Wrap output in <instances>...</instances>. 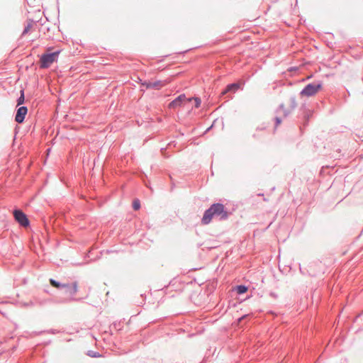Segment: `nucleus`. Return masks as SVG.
I'll return each mask as SVG.
<instances>
[{
  "label": "nucleus",
  "instance_id": "f3484780",
  "mask_svg": "<svg viewBox=\"0 0 363 363\" xmlns=\"http://www.w3.org/2000/svg\"><path fill=\"white\" fill-rule=\"evenodd\" d=\"M279 108L284 110V115L285 117H286L289 114V111L284 109V105L283 104L279 105Z\"/></svg>",
  "mask_w": 363,
  "mask_h": 363
},
{
  "label": "nucleus",
  "instance_id": "aec40b11",
  "mask_svg": "<svg viewBox=\"0 0 363 363\" xmlns=\"http://www.w3.org/2000/svg\"><path fill=\"white\" fill-rule=\"evenodd\" d=\"M30 27H31V25H30V24H28V25L24 28V29H23V33H22V35H23L26 34V33L28 32V30H29V29L30 28Z\"/></svg>",
  "mask_w": 363,
  "mask_h": 363
},
{
  "label": "nucleus",
  "instance_id": "4468645a",
  "mask_svg": "<svg viewBox=\"0 0 363 363\" xmlns=\"http://www.w3.org/2000/svg\"><path fill=\"white\" fill-rule=\"evenodd\" d=\"M25 101V96H24V91H21V96L17 99V104L18 106H20L23 104Z\"/></svg>",
  "mask_w": 363,
  "mask_h": 363
},
{
  "label": "nucleus",
  "instance_id": "6ab92c4d",
  "mask_svg": "<svg viewBox=\"0 0 363 363\" xmlns=\"http://www.w3.org/2000/svg\"><path fill=\"white\" fill-rule=\"evenodd\" d=\"M275 128L281 123V118L279 117H275Z\"/></svg>",
  "mask_w": 363,
  "mask_h": 363
},
{
  "label": "nucleus",
  "instance_id": "4be33fe9",
  "mask_svg": "<svg viewBox=\"0 0 363 363\" xmlns=\"http://www.w3.org/2000/svg\"><path fill=\"white\" fill-rule=\"evenodd\" d=\"M299 270H300V272L303 274V275H306L307 274V271H305V270H303V269L301 268V264H299Z\"/></svg>",
  "mask_w": 363,
  "mask_h": 363
},
{
  "label": "nucleus",
  "instance_id": "ddd939ff",
  "mask_svg": "<svg viewBox=\"0 0 363 363\" xmlns=\"http://www.w3.org/2000/svg\"><path fill=\"white\" fill-rule=\"evenodd\" d=\"M290 107L292 110L295 109L297 106V103H296V96H291L290 97Z\"/></svg>",
  "mask_w": 363,
  "mask_h": 363
},
{
  "label": "nucleus",
  "instance_id": "423d86ee",
  "mask_svg": "<svg viewBox=\"0 0 363 363\" xmlns=\"http://www.w3.org/2000/svg\"><path fill=\"white\" fill-rule=\"evenodd\" d=\"M13 216L16 221L23 227H27L30 225V221L27 216L20 209L13 211Z\"/></svg>",
  "mask_w": 363,
  "mask_h": 363
},
{
  "label": "nucleus",
  "instance_id": "dca6fc26",
  "mask_svg": "<svg viewBox=\"0 0 363 363\" xmlns=\"http://www.w3.org/2000/svg\"><path fill=\"white\" fill-rule=\"evenodd\" d=\"M87 355L91 357H99L101 355L98 352L92 350H89L87 352Z\"/></svg>",
  "mask_w": 363,
  "mask_h": 363
},
{
  "label": "nucleus",
  "instance_id": "a878e982",
  "mask_svg": "<svg viewBox=\"0 0 363 363\" xmlns=\"http://www.w3.org/2000/svg\"><path fill=\"white\" fill-rule=\"evenodd\" d=\"M44 332H45V331H40V332H39V333H38V334H41V333H44Z\"/></svg>",
  "mask_w": 363,
  "mask_h": 363
},
{
  "label": "nucleus",
  "instance_id": "b1692460",
  "mask_svg": "<svg viewBox=\"0 0 363 363\" xmlns=\"http://www.w3.org/2000/svg\"><path fill=\"white\" fill-rule=\"evenodd\" d=\"M265 128V127H260V128H257L258 130H264Z\"/></svg>",
  "mask_w": 363,
  "mask_h": 363
},
{
  "label": "nucleus",
  "instance_id": "a211bd4d",
  "mask_svg": "<svg viewBox=\"0 0 363 363\" xmlns=\"http://www.w3.org/2000/svg\"><path fill=\"white\" fill-rule=\"evenodd\" d=\"M194 99L195 101V107L199 108L201 106V99L199 97H195L194 98Z\"/></svg>",
  "mask_w": 363,
  "mask_h": 363
},
{
  "label": "nucleus",
  "instance_id": "f257e3e1",
  "mask_svg": "<svg viewBox=\"0 0 363 363\" xmlns=\"http://www.w3.org/2000/svg\"><path fill=\"white\" fill-rule=\"evenodd\" d=\"M229 215L230 213L223 203H216L204 211L201 223L204 225L209 224L213 218H218V220H225Z\"/></svg>",
  "mask_w": 363,
  "mask_h": 363
},
{
  "label": "nucleus",
  "instance_id": "6e6552de",
  "mask_svg": "<svg viewBox=\"0 0 363 363\" xmlns=\"http://www.w3.org/2000/svg\"><path fill=\"white\" fill-rule=\"evenodd\" d=\"M186 99H187L184 94H180L169 103V107L170 108H175L177 107L181 106L183 102Z\"/></svg>",
  "mask_w": 363,
  "mask_h": 363
},
{
  "label": "nucleus",
  "instance_id": "2eb2a0df",
  "mask_svg": "<svg viewBox=\"0 0 363 363\" xmlns=\"http://www.w3.org/2000/svg\"><path fill=\"white\" fill-rule=\"evenodd\" d=\"M133 208L135 211H138L140 208V201L139 199H135L133 201Z\"/></svg>",
  "mask_w": 363,
  "mask_h": 363
},
{
  "label": "nucleus",
  "instance_id": "20e7f679",
  "mask_svg": "<svg viewBox=\"0 0 363 363\" xmlns=\"http://www.w3.org/2000/svg\"><path fill=\"white\" fill-rule=\"evenodd\" d=\"M322 86L321 82L309 83L301 91L300 95L307 97L313 96L322 89Z\"/></svg>",
  "mask_w": 363,
  "mask_h": 363
},
{
  "label": "nucleus",
  "instance_id": "7ed1b4c3",
  "mask_svg": "<svg viewBox=\"0 0 363 363\" xmlns=\"http://www.w3.org/2000/svg\"><path fill=\"white\" fill-rule=\"evenodd\" d=\"M60 52V50H57L52 52L43 54L40 60V67L42 69L48 68L57 60Z\"/></svg>",
  "mask_w": 363,
  "mask_h": 363
},
{
  "label": "nucleus",
  "instance_id": "9d476101",
  "mask_svg": "<svg viewBox=\"0 0 363 363\" xmlns=\"http://www.w3.org/2000/svg\"><path fill=\"white\" fill-rule=\"evenodd\" d=\"M49 282L52 287H54L58 290H62L63 287L66 286L65 284V282H60V281H58L52 278H50L49 279Z\"/></svg>",
  "mask_w": 363,
  "mask_h": 363
},
{
  "label": "nucleus",
  "instance_id": "f8f14e48",
  "mask_svg": "<svg viewBox=\"0 0 363 363\" xmlns=\"http://www.w3.org/2000/svg\"><path fill=\"white\" fill-rule=\"evenodd\" d=\"M34 301L35 304H38L39 306H44L48 303L53 302L52 299H40L39 298H35Z\"/></svg>",
  "mask_w": 363,
  "mask_h": 363
},
{
  "label": "nucleus",
  "instance_id": "5701e85b",
  "mask_svg": "<svg viewBox=\"0 0 363 363\" xmlns=\"http://www.w3.org/2000/svg\"><path fill=\"white\" fill-rule=\"evenodd\" d=\"M48 333H50V334H56L58 332L56 330H54V329H51L50 330L48 331Z\"/></svg>",
  "mask_w": 363,
  "mask_h": 363
},
{
  "label": "nucleus",
  "instance_id": "1a4fd4ad",
  "mask_svg": "<svg viewBox=\"0 0 363 363\" xmlns=\"http://www.w3.org/2000/svg\"><path fill=\"white\" fill-rule=\"evenodd\" d=\"M240 88V84L239 83H232L227 85L225 90L222 92L223 94H225L228 92H235L237 91Z\"/></svg>",
  "mask_w": 363,
  "mask_h": 363
},
{
  "label": "nucleus",
  "instance_id": "0eeeda50",
  "mask_svg": "<svg viewBox=\"0 0 363 363\" xmlns=\"http://www.w3.org/2000/svg\"><path fill=\"white\" fill-rule=\"evenodd\" d=\"M28 113V108L25 106H20L17 108L15 115V121L18 123H22Z\"/></svg>",
  "mask_w": 363,
  "mask_h": 363
},
{
  "label": "nucleus",
  "instance_id": "39448f33",
  "mask_svg": "<svg viewBox=\"0 0 363 363\" xmlns=\"http://www.w3.org/2000/svg\"><path fill=\"white\" fill-rule=\"evenodd\" d=\"M171 82V79H167L164 80H157L154 82L150 81H143L141 82V85L145 86L146 89H153L155 90H160L162 86H166Z\"/></svg>",
  "mask_w": 363,
  "mask_h": 363
},
{
  "label": "nucleus",
  "instance_id": "412c9836",
  "mask_svg": "<svg viewBox=\"0 0 363 363\" xmlns=\"http://www.w3.org/2000/svg\"><path fill=\"white\" fill-rule=\"evenodd\" d=\"M248 316L247 314L242 315L240 318L238 319V322L240 323L242 320L245 319Z\"/></svg>",
  "mask_w": 363,
  "mask_h": 363
},
{
  "label": "nucleus",
  "instance_id": "9b49d317",
  "mask_svg": "<svg viewBox=\"0 0 363 363\" xmlns=\"http://www.w3.org/2000/svg\"><path fill=\"white\" fill-rule=\"evenodd\" d=\"M248 287L245 285L240 284L235 286V290L238 294L242 295L247 291Z\"/></svg>",
  "mask_w": 363,
  "mask_h": 363
},
{
  "label": "nucleus",
  "instance_id": "f03ea898",
  "mask_svg": "<svg viewBox=\"0 0 363 363\" xmlns=\"http://www.w3.org/2000/svg\"><path fill=\"white\" fill-rule=\"evenodd\" d=\"M66 286L63 287L64 292L65 294L68 296V298L62 299L58 301V303H66L71 301H79L80 298H76L74 296L76 295L77 292L78 291V282L74 281L72 283H65Z\"/></svg>",
  "mask_w": 363,
  "mask_h": 363
},
{
  "label": "nucleus",
  "instance_id": "393cba45",
  "mask_svg": "<svg viewBox=\"0 0 363 363\" xmlns=\"http://www.w3.org/2000/svg\"><path fill=\"white\" fill-rule=\"evenodd\" d=\"M212 126H213V125H211V126L208 127V128H207L206 131H208V130L212 128Z\"/></svg>",
  "mask_w": 363,
  "mask_h": 363
}]
</instances>
